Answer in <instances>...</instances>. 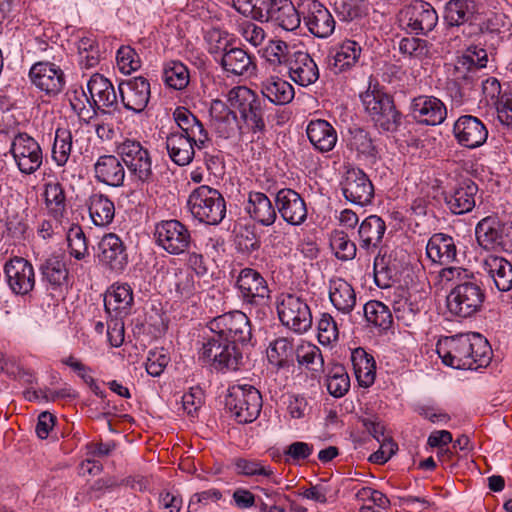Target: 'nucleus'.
<instances>
[{"label":"nucleus","mask_w":512,"mask_h":512,"mask_svg":"<svg viewBox=\"0 0 512 512\" xmlns=\"http://www.w3.org/2000/svg\"><path fill=\"white\" fill-rule=\"evenodd\" d=\"M440 282L453 284L447 296L448 311L459 318H469L477 314L483 307L485 290L475 275L469 270L450 266L440 270Z\"/></svg>","instance_id":"1"},{"label":"nucleus","mask_w":512,"mask_h":512,"mask_svg":"<svg viewBox=\"0 0 512 512\" xmlns=\"http://www.w3.org/2000/svg\"><path fill=\"white\" fill-rule=\"evenodd\" d=\"M436 351L442 362L455 369L477 370L486 367L492 358V349L479 333L446 337L437 343Z\"/></svg>","instance_id":"2"},{"label":"nucleus","mask_w":512,"mask_h":512,"mask_svg":"<svg viewBox=\"0 0 512 512\" xmlns=\"http://www.w3.org/2000/svg\"><path fill=\"white\" fill-rule=\"evenodd\" d=\"M365 112L374 124L383 131L393 132L401 124V113L396 109L390 95L377 84H369L368 89L360 94Z\"/></svg>","instance_id":"3"},{"label":"nucleus","mask_w":512,"mask_h":512,"mask_svg":"<svg viewBox=\"0 0 512 512\" xmlns=\"http://www.w3.org/2000/svg\"><path fill=\"white\" fill-rule=\"evenodd\" d=\"M116 153L137 184L154 182L155 173L151 153L140 141L125 139L116 145Z\"/></svg>","instance_id":"4"},{"label":"nucleus","mask_w":512,"mask_h":512,"mask_svg":"<svg viewBox=\"0 0 512 512\" xmlns=\"http://www.w3.org/2000/svg\"><path fill=\"white\" fill-rule=\"evenodd\" d=\"M192 216L201 223L219 224L226 215V203L222 194L207 185L194 189L187 200Z\"/></svg>","instance_id":"5"},{"label":"nucleus","mask_w":512,"mask_h":512,"mask_svg":"<svg viewBox=\"0 0 512 512\" xmlns=\"http://www.w3.org/2000/svg\"><path fill=\"white\" fill-rule=\"evenodd\" d=\"M225 405L238 423H251L260 414L262 397L251 385H234L228 390Z\"/></svg>","instance_id":"6"},{"label":"nucleus","mask_w":512,"mask_h":512,"mask_svg":"<svg viewBox=\"0 0 512 512\" xmlns=\"http://www.w3.org/2000/svg\"><path fill=\"white\" fill-rule=\"evenodd\" d=\"M277 312L282 325L296 334H304L312 327L311 309L307 301L300 296L283 295L277 304Z\"/></svg>","instance_id":"7"},{"label":"nucleus","mask_w":512,"mask_h":512,"mask_svg":"<svg viewBox=\"0 0 512 512\" xmlns=\"http://www.w3.org/2000/svg\"><path fill=\"white\" fill-rule=\"evenodd\" d=\"M201 358L216 370L235 371L242 362V353L235 344L213 334L202 346Z\"/></svg>","instance_id":"8"},{"label":"nucleus","mask_w":512,"mask_h":512,"mask_svg":"<svg viewBox=\"0 0 512 512\" xmlns=\"http://www.w3.org/2000/svg\"><path fill=\"white\" fill-rule=\"evenodd\" d=\"M209 328L213 334L235 345L248 343L252 337L249 318L241 311L215 317L210 321Z\"/></svg>","instance_id":"9"},{"label":"nucleus","mask_w":512,"mask_h":512,"mask_svg":"<svg viewBox=\"0 0 512 512\" xmlns=\"http://www.w3.org/2000/svg\"><path fill=\"white\" fill-rule=\"evenodd\" d=\"M154 237L157 245L171 255L184 253L192 243L190 230L176 219L157 223Z\"/></svg>","instance_id":"10"},{"label":"nucleus","mask_w":512,"mask_h":512,"mask_svg":"<svg viewBox=\"0 0 512 512\" xmlns=\"http://www.w3.org/2000/svg\"><path fill=\"white\" fill-rule=\"evenodd\" d=\"M10 152L23 174L35 173L42 165L43 153L40 144L27 133H18L12 140Z\"/></svg>","instance_id":"11"},{"label":"nucleus","mask_w":512,"mask_h":512,"mask_svg":"<svg viewBox=\"0 0 512 512\" xmlns=\"http://www.w3.org/2000/svg\"><path fill=\"white\" fill-rule=\"evenodd\" d=\"M299 8L304 25L313 36L325 39L333 34L336 21L322 3L318 0H303Z\"/></svg>","instance_id":"12"},{"label":"nucleus","mask_w":512,"mask_h":512,"mask_svg":"<svg viewBox=\"0 0 512 512\" xmlns=\"http://www.w3.org/2000/svg\"><path fill=\"white\" fill-rule=\"evenodd\" d=\"M32 84L47 96L61 93L66 85L64 71L55 63L40 61L32 65L29 71Z\"/></svg>","instance_id":"13"},{"label":"nucleus","mask_w":512,"mask_h":512,"mask_svg":"<svg viewBox=\"0 0 512 512\" xmlns=\"http://www.w3.org/2000/svg\"><path fill=\"white\" fill-rule=\"evenodd\" d=\"M244 302L262 306L266 305L270 298V290L264 277L252 268H243L236 280Z\"/></svg>","instance_id":"14"},{"label":"nucleus","mask_w":512,"mask_h":512,"mask_svg":"<svg viewBox=\"0 0 512 512\" xmlns=\"http://www.w3.org/2000/svg\"><path fill=\"white\" fill-rule=\"evenodd\" d=\"M409 113L419 124L436 126L445 121L447 108L446 105L435 96L419 95L411 100Z\"/></svg>","instance_id":"15"},{"label":"nucleus","mask_w":512,"mask_h":512,"mask_svg":"<svg viewBox=\"0 0 512 512\" xmlns=\"http://www.w3.org/2000/svg\"><path fill=\"white\" fill-rule=\"evenodd\" d=\"M6 282L16 295H27L35 286V273L32 264L22 258L14 257L4 265Z\"/></svg>","instance_id":"16"},{"label":"nucleus","mask_w":512,"mask_h":512,"mask_svg":"<svg viewBox=\"0 0 512 512\" xmlns=\"http://www.w3.org/2000/svg\"><path fill=\"white\" fill-rule=\"evenodd\" d=\"M121 102L127 110L141 113L147 107L150 96V83L142 77H133L118 85Z\"/></svg>","instance_id":"17"},{"label":"nucleus","mask_w":512,"mask_h":512,"mask_svg":"<svg viewBox=\"0 0 512 512\" xmlns=\"http://www.w3.org/2000/svg\"><path fill=\"white\" fill-rule=\"evenodd\" d=\"M453 134L461 146L475 149L486 142L488 130L484 123L477 117L463 115L454 123Z\"/></svg>","instance_id":"18"},{"label":"nucleus","mask_w":512,"mask_h":512,"mask_svg":"<svg viewBox=\"0 0 512 512\" xmlns=\"http://www.w3.org/2000/svg\"><path fill=\"white\" fill-rule=\"evenodd\" d=\"M275 204L282 219L290 225L298 226L307 218V206L299 193L283 188L276 193Z\"/></svg>","instance_id":"19"},{"label":"nucleus","mask_w":512,"mask_h":512,"mask_svg":"<svg viewBox=\"0 0 512 512\" xmlns=\"http://www.w3.org/2000/svg\"><path fill=\"white\" fill-rule=\"evenodd\" d=\"M402 16L406 26L417 34L432 31L438 22V14L434 7L422 0L414 1L407 6Z\"/></svg>","instance_id":"20"},{"label":"nucleus","mask_w":512,"mask_h":512,"mask_svg":"<svg viewBox=\"0 0 512 512\" xmlns=\"http://www.w3.org/2000/svg\"><path fill=\"white\" fill-rule=\"evenodd\" d=\"M99 262L115 272H121L128 264V255L121 238L114 234H105L98 243Z\"/></svg>","instance_id":"21"},{"label":"nucleus","mask_w":512,"mask_h":512,"mask_svg":"<svg viewBox=\"0 0 512 512\" xmlns=\"http://www.w3.org/2000/svg\"><path fill=\"white\" fill-rule=\"evenodd\" d=\"M342 191L346 200L359 206L371 203L374 197L373 184L360 169H352L347 172Z\"/></svg>","instance_id":"22"},{"label":"nucleus","mask_w":512,"mask_h":512,"mask_svg":"<svg viewBox=\"0 0 512 512\" xmlns=\"http://www.w3.org/2000/svg\"><path fill=\"white\" fill-rule=\"evenodd\" d=\"M292 81L307 87L319 79V68L314 59L305 51H294L286 67Z\"/></svg>","instance_id":"23"},{"label":"nucleus","mask_w":512,"mask_h":512,"mask_svg":"<svg viewBox=\"0 0 512 512\" xmlns=\"http://www.w3.org/2000/svg\"><path fill=\"white\" fill-rule=\"evenodd\" d=\"M94 178L98 183L118 188L124 185L126 171L117 155H101L93 165Z\"/></svg>","instance_id":"24"},{"label":"nucleus","mask_w":512,"mask_h":512,"mask_svg":"<svg viewBox=\"0 0 512 512\" xmlns=\"http://www.w3.org/2000/svg\"><path fill=\"white\" fill-rule=\"evenodd\" d=\"M362 47L359 41L344 39L334 45L329 53V67L334 73L351 70L359 62Z\"/></svg>","instance_id":"25"},{"label":"nucleus","mask_w":512,"mask_h":512,"mask_svg":"<svg viewBox=\"0 0 512 512\" xmlns=\"http://www.w3.org/2000/svg\"><path fill=\"white\" fill-rule=\"evenodd\" d=\"M477 193L476 183L471 179H464L445 194V203L453 214L462 215L473 210Z\"/></svg>","instance_id":"26"},{"label":"nucleus","mask_w":512,"mask_h":512,"mask_svg":"<svg viewBox=\"0 0 512 512\" xmlns=\"http://www.w3.org/2000/svg\"><path fill=\"white\" fill-rule=\"evenodd\" d=\"M89 97L86 101L93 109V114L102 108H110L117 105V95L112 83L101 74H94L87 83Z\"/></svg>","instance_id":"27"},{"label":"nucleus","mask_w":512,"mask_h":512,"mask_svg":"<svg viewBox=\"0 0 512 512\" xmlns=\"http://www.w3.org/2000/svg\"><path fill=\"white\" fill-rule=\"evenodd\" d=\"M173 117L178 126L176 132H183L185 136L192 138L198 150L207 148L211 139L195 115L184 107H178L174 111Z\"/></svg>","instance_id":"28"},{"label":"nucleus","mask_w":512,"mask_h":512,"mask_svg":"<svg viewBox=\"0 0 512 512\" xmlns=\"http://www.w3.org/2000/svg\"><path fill=\"white\" fill-rule=\"evenodd\" d=\"M133 304V291L127 283L113 284L105 293L104 306L107 313H114V317H123L129 314Z\"/></svg>","instance_id":"29"},{"label":"nucleus","mask_w":512,"mask_h":512,"mask_svg":"<svg viewBox=\"0 0 512 512\" xmlns=\"http://www.w3.org/2000/svg\"><path fill=\"white\" fill-rule=\"evenodd\" d=\"M386 231V224L381 217L370 215L360 224L358 229V243L361 250L367 253L374 252L381 244Z\"/></svg>","instance_id":"30"},{"label":"nucleus","mask_w":512,"mask_h":512,"mask_svg":"<svg viewBox=\"0 0 512 512\" xmlns=\"http://www.w3.org/2000/svg\"><path fill=\"white\" fill-rule=\"evenodd\" d=\"M482 268L499 291L507 292L512 289V264L508 260L489 254L483 259Z\"/></svg>","instance_id":"31"},{"label":"nucleus","mask_w":512,"mask_h":512,"mask_svg":"<svg viewBox=\"0 0 512 512\" xmlns=\"http://www.w3.org/2000/svg\"><path fill=\"white\" fill-rule=\"evenodd\" d=\"M306 134L313 147L321 152H329L337 143V132L326 120H311L306 128Z\"/></svg>","instance_id":"32"},{"label":"nucleus","mask_w":512,"mask_h":512,"mask_svg":"<svg viewBox=\"0 0 512 512\" xmlns=\"http://www.w3.org/2000/svg\"><path fill=\"white\" fill-rule=\"evenodd\" d=\"M193 139L183 132H170L166 137V149L170 159L178 166L190 164L195 156Z\"/></svg>","instance_id":"33"},{"label":"nucleus","mask_w":512,"mask_h":512,"mask_svg":"<svg viewBox=\"0 0 512 512\" xmlns=\"http://www.w3.org/2000/svg\"><path fill=\"white\" fill-rule=\"evenodd\" d=\"M426 255L432 262L440 265L455 261L457 247L454 239L443 233L433 234L426 245Z\"/></svg>","instance_id":"34"},{"label":"nucleus","mask_w":512,"mask_h":512,"mask_svg":"<svg viewBox=\"0 0 512 512\" xmlns=\"http://www.w3.org/2000/svg\"><path fill=\"white\" fill-rule=\"evenodd\" d=\"M245 209L252 219L263 226L272 225L277 217L271 200L262 192H250Z\"/></svg>","instance_id":"35"},{"label":"nucleus","mask_w":512,"mask_h":512,"mask_svg":"<svg viewBox=\"0 0 512 512\" xmlns=\"http://www.w3.org/2000/svg\"><path fill=\"white\" fill-rule=\"evenodd\" d=\"M268 22L285 31H294L301 24V10H297L290 0H275Z\"/></svg>","instance_id":"36"},{"label":"nucleus","mask_w":512,"mask_h":512,"mask_svg":"<svg viewBox=\"0 0 512 512\" xmlns=\"http://www.w3.org/2000/svg\"><path fill=\"white\" fill-rule=\"evenodd\" d=\"M329 299L332 305L343 314H350L357 300L352 285L342 278L330 280Z\"/></svg>","instance_id":"37"},{"label":"nucleus","mask_w":512,"mask_h":512,"mask_svg":"<svg viewBox=\"0 0 512 512\" xmlns=\"http://www.w3.org/2000/svg\"><path fill=\"white\" fill-rule=\"evenodd\" d=\"M217 63L226 73L235 76L251 74L255 68L252 57L242 48L233 46L224 53Z\"/></svg>","instance_id":"38"},{"label":"nucleus","mask_w":512,"mask_h":512,"mask_svg":"<svg viewBox=\"0 0 512 512\" xmlns=\"http://www.w3.org/2000/svg\"><path fill=\"white\" fill-rule=\"evenodd\" d=\"M351 362L359 385L365 388L370 387L376 376V364L373 356L359 347L352 351Z\"/></svg>","instance_id":"39"},{"label":"nucleus","mask_w":512,"mask_h":512,"mask_svg":"<svg viewBox=\"0 0 512 512\" xmlns=\"http://www.w3.org/2000/svg\"><path fill=\"white\" fill-rule=\"evenodd\" d=\"M261 93L276 105L290 103L295 95L293 86L278 76H270L263 80L261 82Z\"/></svg>","instance_id":"40"},{"label":"nucleus","mask_w":512,"mask_h":512,"mask_svg":"<svg viewBox=\"0 0 512 512\" xmlns=\"http://www.w3.org/2000/svg\"><path fill=\"white\" fill-rule=\"evenodd\" d=\"M475 0H449L445 6L444 18L449 26L470 23L477 13Z\"/></svg>","instance_id":"41"},{"label":"nucleus","mask_w":512,"mask_h":512,"mask_svg":"<svg viewBox=\"0 0 512 512\" xmlns=\"http://www.w3.org/2000/svg\"><path fill=\"white\" fill-rule=\"evenodd\" d=\"M89 215L96 226H106L110 224L115 216V206L113 201L107 195L94 193L88 201Z\"/></svg>","instance_id":"42"},{"label":"nucleus","mask_w":512,"mask_h":512,"mask_svg":"<svg viewBox=\"0 0 512 512\" xmlns=\"http://www.w3.org/2000/svg\"><path fill=\"white\" fill-rule=\"evenodd\" d=\"M296 359L300 366L318 376L324 371V359L321 350L315 344L301 341L295 350Z\"/></svg>","instance_id":"43"},{"label":"nucleus","mask_w":512,"mask_h":512,"mask_svg":"<svg viewBox=\"0 0 512 512\" xmlns=\"http://www.w3.org/2000/svg\"><path fill=\"white\" fill-rule=\"evenodd\" d=\"M348 147L357 152L358 157L374 163L377 158V149L370 134L360 127L349 129Z\"/></svg>","instance_id":"44"},{"label":"nucleus","mask_w":512,"mask_h":512,"mask_svg":"<svg viewBox=\"0 0 512 512\" xmlns=\"http://www.w3.org/2000/svg\"><path fill=\"white\" fill-rule=\"evenodd\" d=\"M43 279L53 288L63 285L68 277V270L63 254H52L40 265Z\"/></svg>","instance_id":"45"},{"label":"nucleus","mask_w":512,"mask_h":512,"mask_svg":"<svg viewBox=\"0 0 512 512\" xmlns=\"http://www.w3.org/2000/svg\"><path fill=\"white\" fill-rule=\"evenodd\" d=\"M235 471L238 475L246 477L262 476L273 484H280L281 479L277 477L270 465L262 461L249 458H237L234 460Z\"/></svg>","instance_id":"46"},{"label":"nucleus","mask_w":512,"mask_h":512,"mask_svg":"<svg viewBox=\"0 0 512 512\" xmlns=\"http://www.w3.org/2000/svg\"><path fill=\"white\" fill-rule=\"evenodd\" d=\"M265 108L266 102L256 93L252 97L251 103L241 115L245 128L253 133H263L266 130L265 124Z\"/></svg>","instance_id":"47"},{"label":"nucleus","mask_w":512,"mask_h":512,"mask_svg":"<svg viewBox=\"0 0 512 512\" xmlns=\"http://www.w3.org/2000/svg\"><path fill=\"white\" fill-rule=\"evenodd\" d=\"M501 222L494 217L483 218L475 228L477 242L486 250L498 247Z\"/></svg>","instance_id":"48"},{"label":"nucleus","mask_w":512,"mask_h":512,"mask_svg":"<svg viewBox=\"0 0 512 512\" xmlns=\"http://www.w3.org/2000/svg\"><path fill=\"white\" fill-rule=\"evenodd\" d=\"M275 0H232L233 7L242 15L260 22H268Z\"/></svg>","instance_id":"49"},{"label":"nucleus","mask_w":512,"mask_h":512,"mask_svg":"<svg viewBox=\"0 0 512 512\" xmlns=\"http://www.w3.org/2000/svg\"><path fill=\"white\" fill-rule=\"evenodd\" d=\"M44 198L49 213L56 220L62 218L66 210V197L63 186L57 181L45 183Z\"/></svg>","instance_id":"50"},{"label":"nucleus","mask_w":512,"mask_h":512,"mask_svg":"<svg viewBox=\"0 0 512 512\" xmlns=\"http://www.w3.org/2000/svg\"><path fill=\"white\" fill-rule=\"evenodd\" d=\"M363 312L367 322L381 330H388L392 326V313L388 306L380 301L367 302L363 307Z\"/></svg>","instance_id":"51"},{"label":"nucleus","mask_w":512,"mask_h":512,"mask_svg":"<svg viewBox=\"0 0 512 512\" xmlns=\"http://www.w3.org/2000/svg\"><path fill=\"white\" fill-rule=\"evenodd\" d=\"M204 41L208 53L213 57L215 62L226 53L231 47V38L226 31L212 28L206 31Z\"/></svg>","instance_id":"52"},{"label":"nucleus","mask_w":512,"mask_h":512,"mask_svg":"<svg viewBox=\"0 0 512 512\" xmlns=\"http://www.w3.org/2000/svg\"><path fill=\"white\" fill-rule=\"evenodd\" d=\"M216 134L223 139L236 138L243 133L237 115H234L227 107L214 120Z\"/></svg>","instance_id":"53"},{"label":"nucleus","mask_w":512,"mask_h":512,"mask_svg":"<svg viewBox=\"0 0 512 512\" xmlns=\"http://www.w3.org/2000/svg\"><path fill=\"white\" fill-rule=\"evenodd\" d=\"M293 352L292 342L285 337H280L270 343L267 358L276 367L284 368L289 365Z\"/></svg>","instance_id":"54"},{"label":"nucleus","mask_w":512,"mask_h":512,"mask_svg":"<svg viewBox=\"0 0 512 512\" xmlns=\"http://www.w3.org/2000/svg\"><path fill=\"white\" fill-rule=\"evenodd\" d=\"M72 150V134L69 130L58 128L55 132L52 146V159L57 166H64L70 157Z\"/></svg>","instance_id":"55"},{"label":"nucleus","mask_w":512,"mask_h":512,"mask_svg":"<svg viewBox=\"0 0 512 512\" xmlns=\"http://www.w3.org/2000/svg\"><path fill=\"white\" fill-rule=\"evenodd\" d=\"M328 392L335 398L343 397L350 388V378L342 365H334L327 375Z\"/></svg>","instance_id":"56"},{"label":"nucleus","mask_w":512,"mask_h":512,"mask_svg":"<svg viewBox=\"0 0 512 512\" xmlns=\"http://www.w3.org/2000/svg\"><path fill=\"white\" fill-rule=\"evenodd\" d=\"M165 84L175 90L186 88L189 83V72L187 67L178 61L167 63L163 70Z\"/></svg>","instance_id":"57"},{"label":"nucleus","mask_w":512,"mask_h":512,"mask_svg":"<svg viewBox=\"0 0 512 512\" xmlns=\"http://www.w3.org/2000/svg\"><path fill=\"white\" fill-rule=\"evenodd\" d=\"M255 92L246 86H235L229 90L226 96L227 108L234 115L241 116L251 103Z\"/></svg>","instance_id":"58"},{"label":"nucleus","mask_w":512,"mask_h":512,"mask_svg":"<svg viewBox=\"0 0 512 512\" xmlns=\"http://www.w3.org/2000/svg\"><path fill=\"white\" fill-rule=\"evenodd\" d=\"M488 62V54L484 48L478 45L469 46L461 57L458 58L455 65L456 70L467 69L470 71L472 68H485Z\"/></svg>","instance_id":"59"},{"label":"nucleus","mask_w":512,"mask_h":512,"mask_svg":"<svg viewBox=\"0 0 512 512\" xmlns=\"http://www.w3.org/2000/svg\"><path fill=\"white\" fill-rule=\"evenodd\" d=\"M330 246L335 256L340 260H352L356 256L355 243L343 231H334L331 235Z\"/></svg>","instance_id":"60"},{"label":"nucleus","mask_w":512,"mask_h":512,"mask_svg":"<svg viewBox=\"0 0 512 512\" xmlns=\"http://www.w3.org/2000/svg\"><path fill=\"white\" fill-rule=\"evenodd\" d=\"M292 53L285 41L271 40L265 47L263 55L266 61L273 67L282 65L287 67L288 59Z\"/></svg>","instance_id":"61"},{"label":"nucleus","mask_w":512,"mask_h":512,"mask_svg":"<svg viewBox=\"0 0 512 512\" xmlns=\"http://www.w3.org/2000/svg\"><path fill=\"white\" fill-rule=\"evenodd\" d=\"M69 253L77 260H82L88 254L85 234L79 225H72L67 232Z\"/></svg>","instance_id":"62"},{"label":"nucleus","mask_w":512,"mask_h":512,"mask_svg":"<svg viewBox=\"0 0 512 512\" xmlns=\"http://www.w3.org/2000/svg\"><path fill=\"white\" fill-rule=\"evenodd\" d=\"M318 340L323 345H329L338 340L339 330L335 319L329 313H322L317 325Z\"/></svg>","instance_id":"63"},{"label":"nucleus","mask_w":512,"mask_h":512,"mask_svg":"<svg viewBox=\"0 0 512 512\" xmlns=\"http://www.w3.org/2000/svg\"><path fill=\"white\" fill-rule=\"evenodd\" d=\"M400 52L410 58L422 59L429 54L428 42L416 37H405L399 42Z\"/></svg>","instance_id":"64"}]
</instances>
